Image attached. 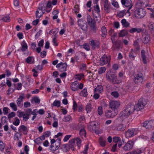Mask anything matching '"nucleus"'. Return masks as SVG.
<instances>
[{"mask_svg":"<svg viewBox=\"0 0 154 154\" xmlns=\"http://www.w3.org/2000/svg\"><path fill=\"white\" fill-rule=\"evenodd\" d=\"M134 108L133 105L126 106L125 109L120 113V116L116 119L117 121H121L122 119H126L127 118L131 115L133 113Z\"/></svg>","mask_w":154,"mask_h":154,"instance_id":"nucleus-1","label":"nucleus"},{"mask_svg":"<svg viewBox=\"0 0 154 154\" xmlns=\"http://www.w3.org/2000/svg\"><path fill=\"white\" fill-rule=\"evenodd\" d=\"M106 78L109 82L113 84H118L121 82V81L118 79L117 76L115 74L110 72L107 73Z\"/></svg>","mask_w":154,"mask_h":154,"instance_id":"nucleus-2","label":"nucleus"},{"mask_svg":"<svg viewBox=\"0 0 154 154\" xmlns=\"http://www.w3.org/2000/svg\"><path fill=\"white\" fill-rule=\"evenodd\" d=\"M96 17H94V19H92L91 17L89 15L87 16V20L88 25L90 26L91 30L95 32L96 29V21L98 20V19Z\"/></svg>","mask_w":154,"mask_h":154,"instance_id":"nucleus-3","label":"nucleus"},{"mask_svg":"<svg viewBox=\"0 0 154 154\" xmlns=\"http://www.w3.org/2000/svg\"><path fill=\"white\" fill-rule=\"evenodd\" d=\"M119 121L121 122V123L117 126L116 128V129L118 131H123L125 129L127 126L129 125L128 120L122 119L121 121Z\"/></svg>","mask_w":154,"mask_h":154,"instance_id":"nucleus-4","label":"nucleus"},{"mask_svg":"<svg viewBox=\"0 0 154 154\" xmlns=\"http://www.w3.org/2000/svg\"><path fill=\"white\" fill-rule=\"evenodd\" d=\"M146 104L145 100L143 99H140L139 100L138 103L135 106H134V110L137 111L143 109L144 106Z\"/></svg>","mask_w":154,"mask_h":154,"instance_id":"nucleus-5","label":"nucleus"},{"mask_svg":"<svg viewBox=\"0 0 154 154\" xmlns=\"http://www.w3.org/2000/svg\"><path fill=\"white\" fill-rule=\"evenodd\" d=\"M146 14L145 10L141 8L136 10L134 12V15L138 18H143L145 16Z\"/></svg>","mask_w":154,"mask_h":154,"instance_id":"nucleus-6","label":"nucleus"},{"mask_svg":"<svg viewBox=\"0 0 154 154\" xmlns=\"http://www.w3.org/2000/svg\"><path fill=\"white\" fill-rule=\"evenodd\" d=\"M111 57L110 56H107V55H104L100 59V64L101 66H103L110 62Z\"/></svg>","mask_w":154,"mask_h":154,"instance_id":"nucleus-7","label":"nucleus"},{"mask_svg":"<svg viewBox=\"0 0 154 154\" xmlns=\"http://www.w3.org/2000/svg\"><path fill=\"white\" fill-rule=\"evenodd\" d=\"M120 105L119 102L116 100H112L109 103V108L115 111L117 110V109L119 108Z\"/></svg>","mask_w":154,"mask_h":154,"instance_id":"nucleus-8","label":"nucleus"},{"mask_svg":"<svg viewBox=\"0 0 154 154\" xmlns=\"http://www.w3.org/2000/svg\"><path fill=\"white\" fill-rule=\"evenodd\" d=\"M150 35L148 32H145L143 34L142 37V40L143 43L144 44H148L150 42Z\"/></svg>","mask_w":154,"mask_h":154,"instance_id":"nucleus-9","label":"nucleus"},{"mask_svg":"<svg viewBox=\"0 0 154 154\" xmlns=\"http://www.w3.org/2000/svg\"><path fill=\"white\" fill-rule=\"evenodd\" d=\"M117 110L111 111L108 110L106 112L105 115L108 118H112L116 116L118 113Z\"/></svg>","mask_w":154,"mask_h":154,"instance_id":"nucleus-10","label":"nucleus"},{"mask_svg":"<svg viewBox=\"0 0 154 154\" xmlns=\"http://www.w3.org/2000/svg\"><path fill=\"white\" fill-rule=\"evenodd\" d=\"M142 126L146 129H150L154 127V122L152 121H146L143 123Z\"/></svg>","mask_w":154,"mask_h":154,"instance_id":"nucleus-11","label":"nucleus"},{"mask_svg":"<svg viewBox=\"0 0 154 154\" xmlns=\"http://www.w3.org/2000/svg\"><path fill=\"white\" fill-rule=\"evenodd\" d=\"M134 142L132 140L128 141L123 147V149L125 151H128L132 149L133 146Z\"/></svg>","mask_w":154,"mask_h":154,"instance_id":"nucleus-12","label":"nucleus"},{"mask_svg":"<svg viewBox=\"0 0 154 154\" xmlns=\"http://www.w3.org/2000/svg\"><path fill=\"white\" fill-rule=\"evenodd\" d=\"M94 9L92 10V13L94 17L97 18L99 16L100 12V8L98 5H96L94 6Z\"/></svg>","mask_w":154,"mask_h":154,"instance_id":"nucleus-13","label":"nucleus"},{"mask_svg":"<svg viewBox=\"0 0 154 154\" xmlns=\"http://www.w3.org/2000/svg\"><path fill=\"white\" fill-rule=\"evenodd\" d=\"M98 123L94 121H92L89 123L88 125V128L91 131H96L97 128V126L98 125Z\"/></svg>","mask_w":154,"mask_h":154,"instance_id":"nucleus-14","label":"nucleus"},{"mask_svg":"<svg viewBox=\"0 0 154 154\" xmlns=\"http://www.w3.org/2000/svg\"><path fill=\"white\" fill-rule=\"evenodd\" d=\"M56 67L59 68V70L61 72H63L66 70L67 64L66 63L61 62L58 64L56 66Z\"/></svg>","mask_w":154,"mask_h":154,"instance_id":"nucleus-15","label":"nucleus"},{"mask_svg":"<svg viewBox=\"0 0 154 154\" xmlns=\"http://www.w3.org/2000/svg\"><path fill=\"white\" fill-rule=\"evenodd\" d=\"M134 81L136 83L142 82L143 81V77L141 73H138L134 76Z\"/></svg>","mask_w":154,"mask_h":154,"instance_id":"nucleus-16","label":"nucleus"},{"mask_svg":"<svg viewBox=\"0 0 154 154\" xmlns=\"http://www.w3.org/2000/svg\"><path fill=\"white\" fill-rule=\"evenodd\" d=\"M104 10L107 13L110 11L111 5L108 0H105L103 2Z\"/></svg>","mask_w":154,"mask_h":154,"instance_id":"nucleus-17","label":"nucleus"},{"mask_svg":"<svg viewBox=\"0 0 154 154\" xmlns=\"http://www.w3.org/2000/svg\"><path fill=\"white\" fill-rule=\"evenodd\" d=\"M90 45L92 46V48L93 50H94L95 48H98L100 47V42L97 41H94L93 40L89 42Z\"/></svg>","mask_w":154,"mask_h":154,"instance_id":"nucleus-18","label":"nucleus"},{"mask_svg":"<svg viewBox=\"0 0 154 154\" xmlns=\"http://www.w3.org/2000/svg\"><path fill=\"white\" fill-rule=\"evenodd\" d=\"M78 24L83 30H85L87 29V24L84 22L82 19H79L78 21Z\"/></svg>","mask_w":154,"mask_h":154,"instance_id":"nucleus-19","label":"nucleus"},{"mask_svg":"<svg viewBox=\"0 0 154 154\" xmlns=\"http://www.w3.org/2000/svg\"><path fill=\"white\" fill-rule=\"evenodd\" d=\"M79 83L77 82H72L70 85V88L73 91H76L79 90Z\"/></svg>","mask_w":154,"mask_h":154,"instance_id":"nucleus-20","label":"nucleus"},{"mask_svg":"<svg viewBox=\"0 0 154 154\" xmlns=\"http://www.w3.org/2000/svg\"><path fill=\"white\" fill-rule=\"evenodd\" d=\"M134 130L133 129H128L125 132V134L126 137H131L133 136L134 135Z\"/></svg>","mask_w":154,"mask_h":154,"instance_id":"nucleus-21","label":"nucleus"},{"mask_svg":"<svg viewBox=\"0 0 154 154\" xmlns=\"http://www.w3.org/2000/svg\"><path fill=\"white\" fill-rule=\"evenodd\" d=\"M136 53L135 49H131L128 55L129 58L134 60L136 57Z\"/></svg>","mask_w":154,"mask_h":154,"instance_id":"nucleus-22","label":"nucleus"},{"mask_svg":"<svg viewBox=\"0 0 154 154\" xmlns=\"http://www.w3.org/2000/svg\"><path fill=\"white\" fill-rule=\"evenodd\" d=\"M121 3L123 5H124L125 6L130 7H131V0H121Z\"/></svg>","mask_w":154,"mask_h":154,"instance_id":"nucleus-23","label":"nucleus"},{"mask_svg":"<svg viewBox=\"0 0 154 154\" xmlns=\"http://www.w3.org/2000/svg\"><path fill=\"white\" fill-rule=\"evenodd\" d=\"M113 45L112 47V50H115L116 49H119L120 47V41H116L112 43Z\"/></svg>","mask_w":154,"mask_h":154,"instance_id":"nucleus-24","label":"nucleus"},{"mask_svg":"<svg viewBox=\"0 0 154 154\" xmlns=\"http://www.w3.org/2000/svg\"><path fill=\"white\" fill-rule=\"evenodd\" d=\"M24 98V95L23 94L20 96L17 100V103L18 106H20L21 105V103L23 101Z\"/></svg>","mask_w":154,"mask_h":154,"instance_id":"nucleus-25","label":"nucleus"},{"mask_svg":"<svg viewBox=\"0 0 154 154\" xmlns=\"http://www.w3.org/2000/svg\"><path fill=\"white\" fill-rule=\"evenodd\" d=\"M145 51L144 50H142L141 51V56L143 62L144 64H146V56Z\"/></svg>","mask_w":154,"mask_h":154,"instance_id":"nucleus-26","label":"nucleus"},{"mask_svg":"<svg viewBox=\"0 0 154 154\" xmlns=\"http://www.w3.org/2000/svg\"><path fill=\"white\" fill-rule=\"evenodd\" d=\"M60 148L64 152H67L70 149L69 145L68 144L61 145L60 147Z\"/></svg>","mask_w":154,"mask_h":154,"instance_id":"nucleus-27","label":"nucleus"},{"mask_svg":"<svg viewBox=\"0 0 154 154\" xmlns=\"http://www.w3.org/2000/svg\"><path fill=\"white\" fill-rule=\"evenodd\" d=\"M103 91V88L101 85H98L95 89V93H101Z\"/></svg>","mask_w":154,"mask_h":154,"instance_id":"nucleus-28","label":"nucleus"},{"mask_svg":"<svg viewBox=\"0 0 154 154\" xmlns=\"http://www.w3.org/2000/svg\"><path fill=\"white\" fill-rule=\"evenodd\" d=\"M79 134L82 138H85L86 137V131L85 130L84 128L81 129L79 131Z\"/></svg>","mask_w":154,"mask_h":154,"instance_id":"nucleus-29","label":"nucleus"},{"mask_svg":"<svg viewBox=\"0 0 154 154\" xmlns=\"http://www.w3.org/2000/svg\"><path fill=\"white\" fill-rule=\"evenodd\" d=\"M99 142L100 145L102 146H104L106 142V138L100 137L99 139Z\"/></svg>","mask_w":154,"mask_h":154,"instance_id":"nucleus-30","label":"nucleus"},{"mask_svg":"<svg viewBox=\"0 0 154 154\" xmlns=\"http://www.w3.org/2000/svg\"><path fill=\"white\" fill-rule=\"evenodd\" d=\"M128 34L127 30L123 29L119 33V36L121 37H123L127 35Z\"/></svg>","mask_w":154,"mask_h":154,"instance_id":"nucleus-31","label":"nucleus"},{"mask_svg":"<svg viewBox=\"0 0 154 154\" xmlns=\"http://www.w3.org/2000/svg\"><path fill=\"white\" fill-rule=\"evenodd\" d=\"M80 95L84 97H86L88 95L87 92V89L86 88H85L82 90L80 93Z\"/></svg>","mask_w":154,"mask_h":154,"instance_id":"nucleus-32","label":"nucleus"},{"mask_svg":"<svg viewBox=\"0 0 154 154\" xmlns=\"http://www.w3.org/2000/svg\"><path fill=\"white\" fill-rule=\"evenodd\" d=\"M75 139H74L71 140L69 141V148H71L72 150H74V145H75Z\"/></svg>","mask_w":154,"mask_h":154,"instance_id":"nucleus-33","label":"nucleus"},{"mask_svg":"<svg viewBox=\"0 0 154 154\" xmlns=\"http://www.w3.org/2000/svg\"><path fill=\"white\" fill-rule=\"evenodd\" d=\"M139 42L140 40L139 39H137L134 42V45L137 47L135 49V50H139L140 49L139 45Z\"/></svg>","mask_w":154,"mask_h":154,"instance_id":"nucleus-34","label":"nucleus"},{"mask_svg":"<svg viewBox=\"0 0 154 154\" xmlns=\"http://www.w3.org/2000/svg\"><path fill=\"white\" fill-rule=\"evenodd\" d=\"M21 45L22 46L21 50L23 52L25 51L27 49L28 46L27 45L24 41H23L22 42Z\"/></svg>","mask_w":154,"mask_h":154,"instance_id":"nucleus-35","label":"nucleus"},{"mask_svg":"<svg viewBox=\"0 0 154 154\" xmlns=\"http://www.w3.org/2000/svg\"><path fill=\"white\" fill-rule=\"evenodd\" d=\"M142 153V151L140 149H137L136 150L129 152L126 154H140Z\"/></svg>","mask_w":154,"mask_h":154,"instance_id":"nucleus-36","label":"nucleus"},{"mask_svg":"<svg viewBox=\"0 0 154 154\" xmlns=\"http://www.w3.org/2000/svg\"><path fill=\"white\" fill-rule=\"evenodd\" d=\"M101 30L102 33V36L103 37H105L107 33L106 28L104 26H102Z\"/></svg>","mask_w":154,"mask_h":154,"instance_id":"nucleus-37","label":"nucleus"},{"mask_svg":"<svg viewBox=\"0 0 154 154\" xmlns=\"http://www.w3.org/2000/svg\"><path fill=\"white\" fill-rule=\"evenodd\" d=\"M72 119L71 117L69 115H67L65 116L64 118L63 119V120L64 122H69Z\"/></svg>","mask_w":154,"mask_h":154,"instance_id":"nucleus-38","label":"nucleus"},{"mask_svg":"<svg viewBox=\"0 0 154 154\" xmlns=\"http://www.w3.org/2000/svg\"><path fill=\"white\" fill-rule=\"evenodd\" d=\"M92 109L91 105L90 103L87 104L85 107V109L87 113L90 112Z\"/></svg>","mask_w":154,"mask_h":154,"instance_id":"nucleus-39","label":"nucleus"},{"mask_svg":"<svg viewBox=\"0 0 154 154\" xmlns=\"http://www.w3.org/2000/svg\"><path fill=\"white\" fill-rule=\"evenodd\" d=\"M121 23L122 25L125 27H127L129 25V23L125 19H123L121 20Z\"/></svg>","mask_w":154,"mask_h":154,"instance_id":"nucleus-40","label":"nucleus"},{"mask_svg":"<svg viewBox=\"0 0 154 154\" xmlns=\"http://www.w3.org/2000/svg\"><path fill=\"white\" fill-rule=\"evenodd\" d=\"M75 139V142L76 143V144L77 145L78 147H80L81 146V140L80 138L78 137H75L74 138Z\"/></svg>","mask_w":154,"mask_h":154,"instance_id":"nucleus-41","label":"nucleus"},{"mask_svg":"<svg viewBox=\"0 0 154 154\" xmlns=\"http://www.w3.org/2000/svg\"><path fill=\"white\" fill-rule=\"evenodd\" d=\"M10 106L14 111H16L17 110V106L15 103H10Z\"/></svg>","mask_w":154,"mask_h":154,"instance_id":"nucleus-42","label":"nucleus"},{"mask_svg":"<svg viewBox=\"0 0 154 154\" xmlns=\"http://www.w3.org/2000/svg\"><path fill=\"white\" fill-rule=\"evenodd\" d=\"M146 0H140L139 2H138V3L140 4V6L144 7L145 6H146V3H145L146 2Z\"/></svg>","mask_w":154,"mask_h":154,"instance_id":"nucleus-43","label":"nucleus"},{"mask_svg":"<svg viewBox=\"0 0 154 154\" xmlns=\"http://www.w3.org/2000/svg\"><path fill=\"white\" fill-rule=\"evenodd\" d=\"M1 20H2L3 21L5 22H9L10 21V17L9 15H8L4 17Z\"/></svg>","mask_w":154,"mask_h":154,"instance_id":"nucleus-44","label":"nucleus"},{"mask_svg":"<svg viewBox=\"0 0 154 154\" xmlns=\"http://www.w3.org/2000/svg\"><path fill=\"white\" fill-rule=\"evenodd\" d=\"M21 130L23 131H26L27 130V128L24 125H20L18 131H20V130Z\"/></svg>","mask_w":154,"mask_h":154,"instance_id":"nucleus-45","label":"nucleus"},{"mask_svg":"<svg viewBox=\"0 0 154 154\" xmlns=\"http://www.w3.org/2000/svg\"><path fill=\"white\" fill-rule=\"evenodd\" d=\"M60 102L59 100H55L53 104H52V105L54 106H56L57 107H59L60 106Z\"/></svg>","mask_w":154,"mask_h":154,"instance_id":"nucleus-46","label":"nucleus"},{"mask_svg":"<svg viewBox=\"0 0 154 154\" xmlns=\"http://www.w3.org/2000/svg\"><path fill=\"white\" fill-rule=\"evenodd\" d=\"M20 122V121L19 119L17 117H15L13 124L15 126H18L19 125Z\"/></svg>","mask_w":154,"mask_h":154,"instance_id":"nucleus-47","label":"nucleus"},{"mask_svg":"<svg viewBox=\"0 0 154 154\" xmlns=\"http://www.w3.org/2000/svg\"><path fill=\"white\" fill-rule=\"evenodd\" d=\"M57 140L58 141V143L57 144V145H55V147L54 148H53V150L54 151V150H55L57 149L60 146V142L61 141V139L60 138H59Z\"/></svg>","mask_w":154,"mask_h":154,"instance_id":"nucleus-48","label":"nucleus"},{"mask_svg":"<svg viewBox=\"0 0 154 154\" xmlns=\"http://www.w3.org/2000/svg\"><path fill=\"white\" fill-rule=\"evenodd\" d=\"M44 12H42V13L40 12V14L39 15V12L38 11H37L35 13L36 18H38V19L40 18L44 14Z\"/></svg>","mask_w":154,"mask_h":154,"instance_id":"nucleus-49","label":"nucleus"},{"mask_svg":"<svg viewBox=\"0 0 154 154\" xmlns=\"http://www.w3.org/2000/svg\"><path fill=\"white\" fill-rule=\"evenodd\" d=\"M106 70V68L105 67H101L99 69L98 73L99 74L104 73Z\"/></svg>","mask_w":154,"mask_h":154,"instance_id":"nucleus-50","label":"nucleus"},{"mask_svg":"<svg viewBox=\"0 0 154 154\" xmlns=\"http://www.w3.org/2000/svg\"><path fill=\"white\" fill-rule=\"evenodd\" d=\"M111 94L115 98H117L119 96V94L117 91H113L111 93Z\"/></svg>","mask_w":154,"mask_h":154,"instance_id":"nucleus-51","label":"nucleus"},{"mask_svg":"<svg viewBox=\"0 0 154 154\" xmlns=\"http://www.w3.org/2000/svg\"><path fill=\"white\" fill-rule=\"evenodd\" d=\"M84 75L82 73L78 74L76 75V79H77L78 80H80L82 78L84 77Z\"/></svg>","mask_w":154,"mask_h":154,"instance_id":"nucleus-52","label":"nucleus"},{"mask_svg":"<svg viewBox=\"0 0 154 154\" xmlns=\"http://www.w3.org/2000/svg\"><path fill=\"white\" fill-rule=\"evenodd\" d=\"M30 116V114H28V113H24L23 117V120L25 121H27L29 119V116Z\"/></svg>","mask_w":154,"mask_h":154,"instance_id":"nucleus-53","label":"nucleus"},{"mask_svg":"<svg viewBox=\"0 0 154 154\" xmlns=\"http://www.w3.org/2000/svg\"><path fill=\"white\" fill-rule=\"evenodd\" d=\"M58 30L57 29H53L51 30L49 32V33L51 35H55L58 32Z\"/></svg>","mask_w":154,"mask_h":154,"instance_id":"nucleus-54","label":"nucleus"},{"mask_svg":"<svg viewBox=\"0 0 154 154\" xmlns=\"http://www.w3.org/2000/svg\"><path fill=\"white\" fill-rule=\"evenodd\" d=\"M125 11H120L117 14L118 16L120 17H123L125 14Z\"/></svg>","mask_w":154,"mask_h":154,"instance_id":"nucleus-55","label":"nucleus"},{"mask_svg":"<svg viewBox=\"0 0 154 154\" xmlns=\"http://www.w3.org/2000/svg\"><path fill=\"white\" fill-rule=\"evenodd\" d=\"M97 112L98 114L100 115H101L103 114V108L101 106H100L98 107L97 109Z\"/></svg>","mask_w":154,"mask_h":154,"instance_id":"nucleus-56","label":"nucleus"},{"mask_svg":"<svg viewBox=\"0 0 154 154\" xmlns=\"http://www.w3.org/2000/svg\"><path fill=\"white\" fill-rule=\"evenodd\" d=\"M5 147V145L4 143L2 140H0V150L3 151Z\"/></svg>","mask_w":154,"mask_h":154,"instance_id":"nucleus-57","label":"nucleus"},{"mask_svg":"<svg viewBox=\"0 0 154 154\" xmlns=\"http://www.w3.org/2000/svg\"><path fill=\"white\" fill-rule=\"evenodd\" d=\"M45 7L42 5V4H41V5H39V7L38 8V9L40 10L42 12H43V11L45 10Z\"/></svg>","mask_w":154,"mask_h":154,"instance_id":"nucleus-58","label":"nucleus"},{"mask_svg":"<svg viewBox=\"0 0 154 154\" xmlns=\"http://www.w3.org/2000/svg\"><path fill=\"white\" fill-rule=\"evenodd\" d=\"M33 100L36 103H39L40 102V100L37 97H34L33 98Z\"/></svg>","mask_w":154,"mask_h":154,"instance_id":"nucleus-59","label":"nucleus"},{"mask_svg":"<svg viewBox=\"0 0 154 154\" xmlns=\"http://www.w3.org/2000/svg\"><path fill=\"white\" fill-rule=\"evenodd\" d=\"M113 141L115 143H120V138L119 137H114L113 138Z\"/></svg>","mask_w":154,"mask_h":154,"instance_id":"nucleus-60","label":"nucleus"},{"mask_svg":"<svg viewBox=\"0 0 154 154\" xmlns=\"http://www.w3.org/2000/svg\"><path fill=\"white\" fill-rule=\"evenodd\" d=\"M15 116V113L14 112H12L10 113L8 115V119H10L14 117Z\"/></svg>","mask_w":154,"mask_h":154,"instance_id":"nucleus-61","label":"nucleus"},{"mask_svg":"<svg viewBox=\"0 0 154 154\" xmlns=\"http://www.w3.org/2000/svg\"><path fill=\"white\" fill-rule=\"evenodd\" d=\"M74 11L76 14H77L79 12V8L78 5L75 6L74 9Z\"/></svg>","mask_w":154,"mask_h":154,"instance_id":"nucleus-62","label":"nucleus"},{"mask_svg":"<svg viewBox=\"0 0 154 154\" xmlns=\"http://www.w3.org/2000/svg\"><path fill=\"white\" fill-rule=\"evenodd\" d=\"M9 109L7 107L3 108V113L4 115L7 114L8 112Z\"/></svg>","mask_w":154,"mask_h":154,"instance_id":"nucleus-63","label":"nucleus"},{"mask_svg":"<svg viewBox=\"0 0 154 154\" xmlns=\"http://www.w3.org/2000/svg\"><path fill=\"white\" fill-rule=\"evenodd\" d=\"M151 31L154 29V23H150L148 25Z\"/></svg>","mask_w":154,"mask_h":154,"instance_id":"nucleus-64","label":"nucleus"}]
</instances>
